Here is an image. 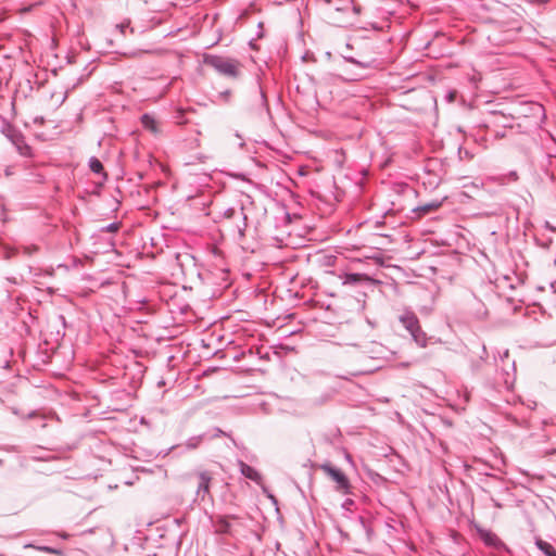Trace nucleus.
Wrapping results in <instances>:
<instances>
[{
	"instance_id": "f257e3e1",
	"label": "nucleus",
	"mask_w": 556,
	"mask_h": 556,
	"mask_svg": "<svg viewBox=\"0 0 556 556\" xmlns=\"http://www.w3.org/2000/svg\"><path fill=\"white\" fill-rule=\"evenodd\" d=\"M400 324L410 334L413 341L420 348H426L428 343L427 333L421 329L417 315L408 307L402 309L399 315Z\"/></svg>"
},
{
	"instance_id": "f03ea898",
	"label": "nucleus",
	"mask_w": 556,
	"mask_h": 556,
	"mask_svg": "<svg viewBox=\"0 0 556 556\" xmlns=\"http://www.w3.org/2000/svg\"><path fill=\"white\" fill-rule=\"evenodd\" d=\"M204 62L224 76L236 78L239 74V63L236 60L220 55H206Z\"/></svg>"
},
{
	"instance_id": "7ed1b4c3",
	"label": "nucleus",
	"mask_w": 556,
	"mask_h": 556,
	"mask_svg": "<svg viewBox=\"0 0 556 556\" xmlns=\"http://www.w3.org/2000/svg\"><path fill=\"white\" fill-rule=\"evenodd\" d=\"M319 468L337 483V491L343 494L351 493L350 480L342 470L333 467L330 463L321 464Z\"/></svg>"
},
{
	"instance_id": "20e7f679",
	"label": "nucleus",
	"mask_w": 556,
	"mask_h": 556,
	"mask_svg": "<svg viewBox=\"0 0 556 556\" xmlns=\"http://www.w3.org/2000/svg\"><path fill=\"white\" fill-rule=\"evenodd\" d=\"M7 137L15 146V148L17 149V151L21 155H23V156L30 155L31 149L25 141V138L21 131L10 127L7 132Z\"/></svg>"
},
{
	"instance_id": "39448f33",
	"label": "nucleus",
	"mask_w": 556,
	"mask_h": 556,
	"mask_svg": "<svg viewBox=\"0 0 556 556\" xmlns=\"http://www.w3.org/2000/svg\"><path fill=\"white\" fill-rule=\"evenodd\" d=\"M525 116H528L532 119L533 125L539 126L545 117L544 106L536 102H530L525 104Z\"/></svg>"
},
{
	"instance_id": "423d86ee",
	"label": "nucleus",
	"mask_w": 556,
	"mask_h": 556,
	"mask_svg": "<svg viewBox=\"0 0 556 556\" xmlns=\"http://www.w3.org/2000/svg\"><path fill=\"white\" fill-rule=\"evenodd\" d=\"M237 215L241 216V223L237 224L238 233L240 238H243L245 236V230L248 227V217L243 213V207H241L239 212L233 207H229L224 212V216L226 218H235Z\"/></svg>"
},
{
	"instance_id": "0eeeda50",
	"label": "nucleus",
	"mask_w": 556,
	"mask_h": 556,
	"mask_svg": "<svg viewBox=\"0 0 556 556\" xmlns=\"http://www.w3.org/2000/svg\"><path fill=\"white\" fill-rule=\"evenodd\" d=\"M254 93H255L254 110L257 113H263V112L269 113L268 101H267L266 94H265L264 90L262 89V87L256 86Z\"/></svg>"
},
{
	"instance_id": "6e6552de",
	"label": "nucleus",
	"mask_w": 556,
	"mask_h": 556,
	"mask_svg": "<svg viewBox=\"0 0 556 556\" xmlns=\"http://www.w3.org/2000/svg\"><path fill=\"white\" fill-rule=\"evenodd\" d=\"M477 531H478L479 538L483 541V543L486 546L498 547L500 545H502V542L498 539V536L495 533H493L491 530L483 529V528H477Z\"/></svg>"
},
{
	"instance_id": "1a4fd4ad",
	"label": "nucleus",
	"mask_w": 556,
	"mask_h": 556,
	"mask_svg": "<svg viewBox=\"0 0 556 556\" xmlns=\"http://www.w3.org/2000/svg\"><path fill=\"white\" fill-rule=\"evenodd\" d=\"M238 466L240 469V473L243 477H245L247 479H250L256 483H261L262 476L255 468L245 464L243 460H238Z\"/></svg>"
},
{
	"instance_id": "9d476101",
	"label": "nucleus",
	"mask_w": 556,
	"mask_h": 556,
	"mask_svg": "<svg viewBox=\"0 0 556 556\" xmlns=\"http://www.w3.org/2000/svg\"><path fill=\"white\" fill-rule=\"evenodd\" d=\"M340 278L345 286H356L370 280L367 275L358 273H345Z\"/></svg>"
},
{
	"instance_id": "9b49d317",
	"label": "nucleus",
	"mask_w": 556,
	"mask_h": 556,
	"mask_svg": "<svg viewBox=\"0 0 556 556\" xmlns=\"http://www.w3.org/2000/svg\"><path fill=\"white\" fill-rule=\"evenodd\" d=\"M212 480V477L210 472L202 471L199 473V483L197 489V494L200 495L201 493L206 494L210 492V482Z\"/></svg>"
},
{
	"instance_id": "f8f14e48",
	"label": "nucleus",
	"mask_w": 556,
	"mask_h": 556,
	"mask_svg": "<svg viewBox=\"0 0 556 556\" xmlns=\"http://www.w3.org/2000/svg\"><path fill=\"white\" fill-rule=\"evenodd\" d=\"M214 527L217 533H230L231 525L227 516H217L214 520Z\"/></svg>"
},
{
	"instance_id": "ddd939ff",
	"label": "nucleus",
	"mask_w": 556,
	"mask_h": 556,
	"mask_svg": "<svg viewBox=\"0 0 556 556\" xmlns=\"http://www.w3.org/2000/svg\"><path fill=\"white\" fill-rule=\"evenodd\" d=\"M440 206H441L440 201H432V202L426 203L424 205H420V206L414 208L413 212H415L418 217H421L430 212L438 210Z\"/></svg>"
},
{
	"instance_id": "4468645a",
	"label": "nucleus",
	"mask_w": 556,
	"mask_h": 556,
	"mask_svg": "<svg viewBox=\"0 0 556 556\" xmlns=\"http://www.w3.org/2000/svg\"><path fill=\"white\" fill-rule=\"evenodd\" d=\"M343 59H344L345 62L354 64V65H356L357 67H359L362 70L374 68L375 67V63H376L375 60L359 61V60H356L353 56H343Z\"/></svg>"
},
{
	"instance_id": "2eb2a0df",
	"label": "nucleus",
	"mask_w": 556,
	"mask_h": 556,
	"mask_svg": "<svg viewBox=\"0 0 556 556\" xmlns=\"http://www.w3.org/2000/svg\"><path fill=\"white\" fill-rule=\"evenodd\" d=\"M88 165L92 173L102 175L104 178L108 177L106 173L104 172L103 164L98 157L91 156L89 159Z\"/></svg>"
},
{
	"instance_id": "dca6fc26",
	"label": "nucleus",
	"mask_w": 556,
	"mask_h": 556,
	"mask_svg": "<svg viewBox=\"0 0 556 556\" xmlns=\"http://www.w3.org/2000/svg\"><path fill=\"white\" fill-rule=\"evenodd\" d=\"M207 438V433H202V434H199V435H194V437H191L189 438L186 442H185V446L188 448V450H194L197 447L200 446V444L205 441Z\"/></svg>"
},
{
	"instance_id": "f3484780",
	"label": "nucleus",
	"mask_w": 556,
	"mask_h": 556,
	"mask_svg": "<svg viewBox=\"0 0 556 556\" xmlns=\"http://www.w3.org/2000/svg\"><path fill=\"white\" fill-rule=\"evenodd\" d=\"M535 545L546 556H556V549L554 548V546L551 543L543 541L541 539H538L535 541Z\"/></svg>"
},
{
	"instance_id": "a211bd4d",
	"label": "nucleus",
	"mask_w": 556,
	"mask_h": 556,
	"mask_svg": "<svg viewBox=\"0 0 556 556\" xmlns=\"http://www.w3.org/2000/svg\"><path fill=\"white\" fill-rule=\"evenodd\" d=\"M326 1L333 8V10H336L338 12H345L352 5L351 0H326Z\"/></svg>"
},
{
	"instance_id": "6ab92c4d",
	"label": "nucleus",
	"mask_w": 556,
	"mask_h": 556,
	"mask_svg": "<svg viewBox=\"0 0 556 556\" xmlns=\"http://www.w3.org/2000/svg\"><path fill=\"white\" fill-rule=\"evenodd\" d=\"M141 122L146 129H149L152 132H156V122L152 116H150L149 114H143L141 117Z\"/></svg>"
},
{
	"instance_id": "aec40b11",
	"label": "nucleus",
	"mask_w": 556,
	"mask_h": 556,
	"mask_svg": "<svg viewBox=\"0 0 556 556\" xmlns=\"http://www.w3.org/2000/svg\"><path fill=\"white\" fill-rule=\"evenodd\" d=\"M24 547L25 548H37L39 551H42V552H46V553H49V554L62 555V551L61 549L55 548V547H51V546H35L34 544H26Z\"/></svg>"
},
{
	"instance_id": "412c9836",
	"label": "nucleus",
	"mask_w": 556,
	"mask_h": 556,
	"mask_svg": "<svg viewBox=\"0 0 556 556\" xmlns=\"http://www.w3.org/2000/svg\"><path fill=\"white\" fill-rule=\"evenodd\" d=\"M206 433H207L206 440H212V439L218 438L220 435H228L227 433H225L222 429H219L217 427L213 428L212 432H206Z\"/></svg>"
},
{
	"instance_id": "4be33fe9",
	"label": "nucleus",
	"mask_w": 556,
	"mask_h": 556,
	"mask_svg": "<svg viewBox=\"0 0 556 556\" xmlns=\"http://www.w3.org/2000/svg\"><path fill=\"white\" fill-rule=\"evenodd\" d=\"M121 227V224L119 223H111L104 227L101 228L102 231H105V232H116Z\"/></svg>"
},
{
	"instance_id": "5701e85b",
	"label": "nucleus",
	"mask_w": 556,
	"mask_h": 556,
	"mask_svg": "<svg viewBox=\"0 0 556 556\" xmlns=\"http://www.w3.org/2000/svg\"><path fill=\"white\" fill-rule=\"evenodd\" d=\"M526 1L532 5L542 7V5H546L547 3H549L551 0H526Z\"/></svg>"
},
{
	"instance_id": "b1692460",
	"label": "nucleus",
	"mask_w": 556,
	"mask_h": 556,
	"mask_svg": "<svg viewBox=\"0 0 556 556\" xmlns=\"http://www.w3.org/2000/svg\"><path fill=\"white\" fill-rule=\"evenodd\" d=\"M545 173L552 181L556 180V173L554 172V169H549L548 167H546Z\"/></svg>"
},
{
	"instance_id": "393cba45",
	"label": "nucleus",
	"mask_w": 556,
	"mask_h": 556,
	"mask_svg": "<svg viewBox=\"0 0 556 556\" xmlns=\"http://www.w3.org/2000/svg\"><path fill=\"white\" fill-rule=\"evenodd\" d=\"M148 52L149 51H147V50H138V51H131L130 53H128V55L131 56V58H138L141 54L148 53Z\"/></svg>"
},
{
	"instance_id": "a878e982",
	"label": "nucleus",
	"mask_w": 556,
	"mask_h": 556,
	"mask_svg": "<svg viewBox=\"0 0 556 556\" xmlns=\"http://www.w3.org/2000/svg\"><path fill=\"white\" fill-rule=\"evenodd\" d=\"M500 358H501V362H502L503 364L505 363V361H508V358H509L508 351L506 350V351L503 353V355H501V356H500Z\"/></svg>"
},
{
	"instance_id": "bb28decb",
	"label": "nucleus",
	"mask_w": 556,
	"mask_h": 556,
	"mask_svg": "<svg viewBox=\"0 0 556 556\" xmlns=\"http://www.w3.org/2000/svg\"><path fill=\"white\" fill-rule=\"evenodd\" d=\"M364 77H365V75H364V74H354V75L351 77V79H352V80H359V79H362V78H364Z\"/></svg>"
},
{
	"instance_id": "cd10ccee",
	"label": "nucleus",
	"mask_w": 556,
	"mask_h": 556,
	"mask_svg": "<svg viewBox=\"0 0 556 556\" xmlns=\"http://www.w3.org/2000/svg\"><path fill=\"white\" fill-rule=\"evenodd\" d=\"M501 117H502L503 119H505V121L502 123V125H503L504 127H510V128L513 127V125H511V124H508V122H507V117H505L504 115H501Z\"/></svg>"
},
{
	"instance_id": "c85d7f7f",
	"label": "nucleus",
	"mask_w": 556,
	"mask_h": 556,
	"mask_svg": "<svg viewBox=\"0 0 556 556\" xmlns=\"http://www.w3.org/2000/svg\"><path fill=\"white\" fill-rule=\"evenodd\" d=\"M548 159H549V165H551L552 167H555V168H556V157H554V159H553L552 156H549Z\"/></svg>"
},
{
	"instance_id": "c756f323",
	"label": "nucleus",
	"mask_w": 556,
	"mask_h": 556,
	"mask_svg": "<svg viewBox=\"0 0 556 556\" xmlns=\"http://www.w3.org/2000/svg\"><path fill=\"white\" fill-rule=\"evenodd\" d=\"M37 415V413L34 410V412H30L26 417L27 418H33Z\"/></svg>"
},
{
	"instance_id": "7c9ffc66",
	"label": "nucleus",
	"mask_w": 556,
	"mask_h": 556,
	"mask_svg": "<svg viewBox=\"0 0 556 556\" xmlns=\"http://www.w3.org/2000/svg\"><path fill=\"white\" fill-rule=\"evenodd\" d=\"M62 539H67L70 535L65 532L59 533Z\"/></svg>"
},
{
	"instance_id": "2f4dec72",
	"label": "nucleus",
	"mask_w": 556,
	"mask_h": 556,
	"mask_svg": "<svg viewBox=\"0 0 556 556\" xmlns=\"http://www.w3.org/2000/svg\"><path fill=\"white\" fill-rule=\"evenodd\" d=\"M127 25L125 24H121V25H117V27L121 29L122 33H124V29Z\"/></svg>"
},
{
	"instance_id": "473e14b6",
	"label": "nucleus",
	"mask_w": 556,
	"mask_h": 556,
	"mask_svg": "<svg viewBox=\"0 0 556 556\" xmlns=\"http://www.w3.org/2000/svg\"><path fill=\"white\" fill-rule=\"evenodd\" d=\"M504 136H505V135H504V132H496V134H495V137H496V138H498V137H504Z\"/></svg>"
},
{
	"instance_id": "72a5a7b5",
	"label": "nucleus",
	"mask_w": 556,
	"mask_h": 556,
	"mask_svg": "<svg viewBox=\"0 0 556 556\" xmlns=\"http://www.w3.org/2000/svg\"><path fill=\"white\" fill-rule=\"evenodd\" d=\"M223 94H224L225 97H229L230 92H229V91H225Z\"/></svg>"
},
{
	"instance_id": "f704fd0d",
	"label": "nucleus",
	"mask_w": 556,
	"mask_h": 556,
	"mask_svg": "<svg viewBox=\"0 0 556 556\" xmlns=\"http://www.w3.org/2000/svg\"><path fill=\"white\" fill-rule=\"evenodd\" d=\"M510 366H511L513 369H515V362L514 361L510 363Z\"/></svg>"
}]
</instances>
